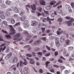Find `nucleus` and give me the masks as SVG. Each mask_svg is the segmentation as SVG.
<instances>
[{"mask_svg":"<svg viewBox=\"0 0 74 74\" xmlns=\"http://www.w3.org/2000/svg\"><path fill=\"white\" fill-rule=\"evenodd\" d=\"M65 19L66 20H70L66 21V24L67 25V26H70L72 25L71 23L73 22L74 21V18L73 17H71L68 16L65 17Z\"/></svg>","mask_w":74,"mask_h":74,"instance_id":"nucleus-1","label":"nucleus"},{"mask_svg":"<svg viewBox=\"0 0 74 74\" xmlns=\"http://www.w3.org/2000/svg\"><path fill=\"white\" fill-rule=\"evenodd\" d=\"M21 34L20 33H18L15 35V37L13 38L14 40H17V41H21V39L19 38H20V36Z\"/></svg>","mask_w":74,"mask_h":74,"instance_id":"nucleus-2","label":"nucleus"},{"mask_svg":"<svg viewBox=\"0 0 74 74\" xmlns=\"http://www.w3.org/2000/svg\"><path fill=\"white\" fill-rule=\"evenodd\" d=\"M9 27H10V31L11 32V33H10V34L12 35V34H15V30H14V29L13 28V27L11 25H9Z\"/></svg>","mask_w":74,"mask_h":74,"instance_id":"nucleus-3","label":"nucleus"},{"mask_svg":"<svg viewBox=\"0 0 74 74\" xmlns=\"http://www.w3.org/2000/svg\"><path fill=\"white\" fill-rule=\"evenodd\" d=\"M26 59H28V60H30V61L29 62V63H30V64H34L35 62H34V60H33V59H30L28 57H26Z\"/></svg>","mask_w":74,"mask_h":74,"instance_id":"nucleus-4","label":"nucleus"},{"mask_svg":"<svg viewBox=\"0 0 74 74\" xmlns=\"http://www.w3.org/2000/svg\"><path fill=\"white\" fill-rule=\"evenodd\" d=\"M27 70H29V68L26 67H24L23 69V72L24 74H27L28 73V71Z\"/></svg>","mask_w":74,"mask_h":74,"instance_id":"nucleus-5","label":"nucleus"},{"mask_svg":"<svg viewBox=\"0 0 74 74\" xmlns=\"http://www.w3.org/2000/svg\"><path fill=\"white\" fill-rule=\"evenodd\" d=\"M31 26H37V21H32V22Z\"/></svg>","mask_w":74,"mask_h":74,"instance_id":"nucleus-6","label":"nucleus"},{"mask_svg":"<svg viewBox=\"0 0 74 74\" xmlns=\"http://www.w3.org/2000/svg\"><path fill=\"white\" fill-rule=\"evenodd\" d=\"M27 21H25L23 22V24L25 25V27L27 28L29 26V25L27 23Z\"/></svg>","mask_w":74,"mask_h":74,"instance_id":"nucleus-7","label":"nucleus"},{"mask_svg":"<svg viewBox=\"0 0 74 74\" xmlns=\"http://www.w3.org/2000/svg\"><path fill=\"white\" fill-rule=\"evenodd\" d=\"M70 40L68 39L66 41V42L64 44V47H66V46L69 45L70 44Z\"/></svg>","mask_w":74,"mask_h":74,"instance_id":"nucleus-8","label":"nucleus"},{"mask_svg":"<svg viewBox=\"0 0 74 74\" xmlns=\"http://www.w3.org/2000/svg\"><path fill=\"white\" fill-rule=\"evenodd\" d=\"M39 2H40V4L42 5H44L45 4V1L44 0H40L39 1Z\"/></svg>","mask_w":74,"mask_h":74,"instance_id":"nucleus-9","label":"nucleus"},{"mask_svg":"<svg viewBox=\"0 0 74 74\" xmlns=\"http://www.w3.org/2000/svg\"><path fill=\"white\" fill-rule=\"evenodd\" d=\"M31 7L32 10L34 11V10H36V5L34 4L33 5H31Z\"/></svg>","mask_w":74,"mask_h":74,"instance_id":"nucleus-10","label":"nucleus"},{"mask_svg":"<svg viewBox=\"0 0 74 74\" xmlns=\"http://www.w3.org/2000/svg\"><path fill=\"white\" fill-rule=\"evenodd\" d=\"M65 39V36H62L61 37L60 42H64V39Z\"/></svg>","mask_w":74,"mask_h":74,"instance_id":"nucleus-11","label":"nucleus"},{"mask_svg":"<svg viewBox=\"0 0 74 74\" xmlns=\"http://www.w3.org/2000/svg\"><path fill=\"white\" fill-rule=\"evenodd\" d=\"M2 27H6L7 26V24L5 21H3L2 23Z\"/></svg>","mask_w":74,"mask_h":74,"instance_id":"nucleus-12","label":"nucleus"},{"mask_svg":"<svg viewBox=\"0 0 74 74\" xmlns=\"http://www.w3.org/2000/svg\"><path fill=\"white\" fill-rule=\"evenodd\" d=\"M52 5H48L46 7L45 9L46 10H49V9L52 8Z\"/></svg>","mask_w":74,"mask_h":74,"instance_id":"nucleus-13","label":"nucleus"},{"mask_svg":"<svg viewBox=\"0 0 74 74\" xmlns=\"http://www.w3.org/2000/svg\"><path fill=\"white\" fill-rule=\"evenodd\" d=\"M24 62H23V64H24V65L26 66L28 63L27 62V60H26V59H24Z\"/></svg>","mask_w":74,"mask_h":74,"instance_id":"nucleus-14","label":"nucleus"},{"mask_svg":"<svg viewBox=\"0 0 74 74\" xmlns=\"http://www.w3.org/2000/svg\"><path fill=\"white\" fill-rule=\"evenodd\" d=\"M11 68H12L13 70H14V71H16V66L15 65H13L11 66Z\"/></svg>","mask_w":74,"mask_h":74,"instance_id":"nucleus-15","label":"nucleus"},{"mask_svg":"<svg viewBox=\"0 0 74 74\" xmlns=\"http://www.w3.org/2000/svg\"><path fill=\"white\" fill-rule=\"evenodd\" d=\"M56 44L57 47H60V43L58 41L56 42Z\"/></svg>","mask_w":74,"mask_h":74,"instance_id":"nucleus-16","label":"nucleus"},{"mask_svg":"<svg viewBox=\"0 0 74 74\" xmlns=\"http://www.w3.org/2000/svg\"><path fill=\"white\" fill-rule=\"evenodd\" d=\"M61 3H62V1H59V2L58 3H56V4L55 5H54L53 6V7H56V6H58V5H59L60 4H61Z\"/></svg>","mask_w":74,"mask_h":74,"instance_id":"nucleus-17","label":"nucleus"},{"mask_svg":"<svg viewBox=\"0 0 74 74\" xmlns=\"http://www.w3.org/2000/svg\"><path fill=\"white\" fill-rule=\"evenodd\" d=\"M25 47H26L27 48V50L29 51H30L31 50V48H30V46L29 45H27L25 46Z\"/></svg>","mask_w":74,"mask_h":74,"instance_id":"nucleus-18","label":"nucleus"},{"mask_svg":"<svg viewBox=\"0 0 74 74\" xmlns=\"http://www.w3.org/2000/svg\"><path fill=\"white\" fill-rule=\"evenodd\" d=\"M26 18V16L25 15H23L21 18V21H23Z\"/></svg>","mask_w":74,"mask_h":74,"instance_id":"nucleus-19","label":"nucleus"},{"mask_svg":"<svg viewBox=\"0 0 74 74\" xmlns=\"http://www.w3.org/2000/svg\"><path fill=\"white\" fill-rule=\"evenodd\" d=\"M6 16L8 17H10V13L8 12H6L5 14Z\"/></svg>","mask_w":74,"mask_h":74,"instance_id":"nucleus-20","label":"nucleus"},{"mask_svg":"<svg viewBox=\"0 0 74 74\" xmlns=\"http://www.w3.org/2000/svg\"><path fill=\"white\" fill-rule=\"evenodd\" d=\"M14 11L15 12H16V13L19 12V10H18V9L17 8H14Z\"/></svg>","mask_w":74,"mask_h":74,"instance_id":"nucleus-21","label":"nucleus"},{"mask_svg":"<svg viewBox=\"0 0 74 74\" xmlns=\"http://www.w3.org/2000/svg\"><path fill=\"white\" fill-rule=\"evenodd\" d=\"M26 9L27 10V11H28L29 10V8H30V5H26Z\"/></svg>","mask_w":74,"mask_h":74,"instance_id":"nucleus-22","label":"nucleus"},{"mask_svg":"<svg viewBox=\"0 0 74 74\" xmlns=\"http://www.w3.org/2000/svg\"><path fill=\"white\" fill-rule=\"evenodd\" d=\"M5 37H6V38L8 40H9V39H11V37L10 35H5Z\"/></svg>","mask_w":74,"mask_h":74,"instance_id":"nucleus-23","label":"nucleus"},{"mask_svg":"<svg viewBox=\"0 0 74 74\" xmlns=\"http://www.w3.org/2000/svg\"><path fill=\"white\" fill-rule=\"evenodd\" d=\"M13 61H14V63H16L18 62V58L17 57H16L13 59Z\"/></svg>","mask_w":74,"mask_h":74,"instance_id":"nucleus-24","label":"nucleus"},{"mask_svg":"<svg viewBox=\"0 0 74 74\" xmlns=\"http://www.w3.org/2000/svg\"><path fill=\"white\" fill-rule=\"evenodd\" d=\"M11 23L12 24H14L15 23V21L13 18L11 19Z\"/></svg>","mask_w":74,"mask_h":74,"instance_id":"nucleus-25","label":"nucleus"},{"mask_svg":"<svg viewBox=\"0 0 74 74\" xmlns=\"http://www.w3.org/2000/svg\"><path fill=\"white\" fill-rule=\"evenodd\" d=\"M65 7L67 9H68V10H70V9H71V8L70 7V6L68 5H65Z\"/></svg>","mask_w":74,"mask_h":74,"instance_id":"nucleus-26","label":"nucleus"},{"mask_svg":"<svg viewBox=\"0 0 74 74\" xmlns=\"http://www.w3.org/2000/svg\"><path fill=\"white\" fill-rule=\"evenodd\" d=\"M6 4H8V5H10L11 4V1H7L6 2Z\"/></svg>","mask_w":74,"mask_h":74,"instance_id":"nucleus-27","label":"nucleus"},{"mask_svg":"<svg viewBox=\"0 0 74 74\" xmlns=\"http://www.w3.org/2000/svg\"><path fill=\"white\" fill-rule=\"evenodd\" d=\"M24 34L26 36H27L29 35V34L28 33V32L26 31H24Z\"/></svg>","mask_w":74,"mask_h":74,"instance_id":"nucleus-28","label":"nucleus"},{"mask_svg":"<svg viewBox=\"0 0 74 74\" xmlns=\"http://www.w3.org/2000/svg\"><path fill=\"white\" fill-rule=\"evenodd\" d=\"M37 10H38L39 11H40V12H41V11H42V8L41 7H38L37 8Z\"/></svg>","mask_w":74,"mask_h":74,"instance_id":"nucleus-29","label":"nucleus"},{"mask_svg":"<svg viewBox=\"0 0 74 74\" xmlns=\"http://www.w3.org/2000/svg\"><path fill=\"white\" fill-rule=\"evenodd\" d=\"M46 47L47 49L48 50V51H51V48L48 47V46L47 45H46Z\"/></svg>","mask_w":74,"mask_h":74,"instance_id":"nucleus-30","label":"nucleus"},{"mask_svg":"<svg viewBox=\"0 0 74 74\" xmlns=\"http://www.w3.org/2000/svg\"><path fill=\"white\" fill-rule=\"evenodd\" d=\"M57 12L59 14H62V10L60 9H58V10Z\"/></svg>","mask_w":74,"mask_h":74,"instance_id":"nucleus-31","label":"nucleus"},{"mask_svg":"<svg viewBox=\"0 0 74 74\" xmlns=\"http://www.w3.org/2000/svg\"><path fill=\"white\" fill-rule=\"evenodd\" d=\"M50 63L49 61H47L45 62V64L46 65V67H48V64Z\"/></svg>","mask_w":74,"mask_h":74,"instance_id":"nucleus-32","label":"nucleus"},{"mask_svg":"<svg viewBox=\"0 0 74 74\" xmlns=\"http://www.w3.org/2000/svg\"><path fill=\"white\" fill-rule=\"evenodd\" d=\"M58 22H62V21H63V19L62 18H59L58 19Z\"/></svg>","mask_w":74,"mask_h":74,"instance_id":"nucleus-33","label":"nucleus"},{"mask_svg":"<svg viewBox=\"0 0 74 74\" xmlns=\"http://www.w3.org/2000/svg\"><path fill=\"white\" fill-rule=\"evenodd\" d=\"M5 15L4 14L2 15L1 16V18L2 19H5Z\"/></svg>","mask_w":74,"mask_h":74,"instance_id":"nucleus-34","label":"nucleus"},{"mask_svg":"<svg viewBox=\"0 0 74 74\" xmlns=\"http://www.w3.org/2000/svg\"><path fill=\"white\" fill-rule=\"evenodd\" d=\"M9 62L10 63H13L14 62V59L12 58H11L9 61Z\"/></svg>","mask_w":74,"mask_h":74,"instance_id":"nucleus-35","label":"nucleus"},{"mask_svg":"<svg viewBox=\"0 0 74 74\" xmlns=\"http://www.w3.org/2000/svg\"><path fill=\"white\" fill-rule=\"evenodd\" d=\"M11 57V56H6L5 58V59L8 60V59H10Z\"/></svg>","mask_w":74,"mask_h":74,"instance_id":"nucleus-36","label":"nucleus"},{"mask_svg":"<svg viewBox=\"0 0 74 74\" xmlns=\"http://www.w3.org/2000/svg\"><path fill=\"white\" fill-rule=\"evenodd\" d=\"M42 40H44L45 41H46L47 40V37H44L42 38H41Z\"/></svg>","mask_w":74,"mask_h":74,"instance_id":"nucleus-37","label":"nucleus"},{"mask_svg":"<svg viewBox=\"0 0 74 74\" xmlns=\"http://www.w3.org/2000/svg\"><path fill=\"white\" fill-rule=\"evenodd\" d=\"M2 32H3L4 33H5L6 34H8V32L5 31H4L3 30H2Z\"/></svg>","mask_w":74,"mask_h":74,"instance_id":"nucleus-38","label":"nucleus"},{"mask_svg":"<svg viewBox=\"0 0 74 74\" xmlns=\"http://www.w3.org/2000/svg\"><path fill=\"white\" fill-rule=\"evenodd\" d=\"M58 62H60V63H63V60H62L60 59H59V60H58Z\"/></svg>","mask_w":74,"mask_h":74,"instance_id":"nucleus-39","label":"nucleus"},{"mask_svg":"<svg viewBox=\"0 0 74 74\" xmlns=\"http://www.w3.org/2000/svg\"><path fill=\"white\" fill-rule=\"evenodd\" d=\"M19 25H20V22H18L16 23L14 25V26H19Z\"/></svg>","mask_w":74,"mask_h":74,"instance_id":"nucleus-40","label":"nucleus"},{"mask_svg":"<svg viewBox=\"0 0 74 74\" xmlns=\"http://www.w3.org/2000/svg\"><path fill=\"white\" fill-rule=\"evenodd\" d=\"M1 7L2 8H5V5L4 4H2L1 5Z\"/></svg>","mask_w":74,"mask_h":74,"instance_id":"nucleus-41","label":"nucleus"},{"mask_svg":"<svg viewBox=\"0 0 74 74\" xmlns=\"http://www.w3.org/2000/svg\"><path fill=\"white\" fill-rule=\"evenodd\" d=\"M12 11V9H10V8H9L8 9H7L6 11Z\"/></svg>","mask_w":74,"mask_h":74,"instance_id":"nucleus-42","label":"nucleus"},{"mask_svg":"<svg viewBox=\"0 0 74 74\" xmlns=\"http://www.w3.org/2000/svg\"><path fill=\"white\" fill-rule=\"evenodd\" d=\"M71 6H72V7L73 8H74V3L72 2L71 3Z\"/></svg>","mask_w":74,"mask_h":74,"instance_id":"nucleus-43","label":"nucleus"},{"mask_svg":"<svg viewBox=\"0 0 74 74\" xmlns=\"http://www.w3.org/2000/svg\"><path fill=\"white\" fill-rule=\"evenodd\" d=\"M37 54L38 55H40V56H41L42 55V53L41 52H38L37 53Z\"/></svg>","mask_w":74,"mask_h":74,"instance_id":"nucleus-44","label":"nucleus"},{"mask_svg":"<svg viewBox=\"0 0 74 74\" xmlns=\"http://www.w3.org/2000/svg\"><path fill=\"white\" fill-rule=\"evenodd\" d=\"M53 67H54L55 68H59V66L57 65H54L53 66Z\"/></svg>","mask_w":74,"mask_h":74,"instance_id":"nucleus-45","label":"nucleus"},{"mask_svg":"<svg viewBox=\"0 0 74 74\" xmlns=\"http://www.w3.org/2000/svg\"><path fill=\"white\" fill-rule=\"evenodd\" d=\"M68 48H69V50H70L71 51L73 49V47H68Z\"/></svg>","mask_w":74,"mask_h":74,"instance_id":"nucleus-46","label":"nucleus"},{"mask_svg":"<svg viewBox=\"0 0 74 74\" xmlns=\"http://www.w3.org/2000/svg\"><path fill=\"white\" fill-rule=\"evenodd\" d=\"M50 71L51 73H54V70L53 69H50Z\"/></svg>","mask_w":74,"mask_h":74,"instance_id":"nucleus-47","label":"nucleus"},{"mask_svg":"<svg viewBox=\"0 0 74 74\" xmlns=\"http://www.w3.org/2000/svg\"><path fill=\"white\" fill-rule=\"evenodd\" d=\"M0 41H3V38L2 37V36H0Z\"/></svg>","mask_w":74,"mask_h":74,"instance_id":"nucleus-48","label":"nucleus"},{"mask_svg":"<svg viewBox=\"0 0 74 74\" xmlns=\"http://www.w3.org/2000/svg\"><path fill=\"white\" fill-rule=\"evenodd\" d=\"M60 59H63L64 60H66V59L64 58H63L62 56H61L60 57Z\"/></svg>","mask_w":74,"mask_h":74,"instance_id":"nucleus-49","label":"nucleus"},{"mask_svg":"<svg viewBox=\"0 0 74 74\" xmlns=\"http://www.w3.org/2000/svg\"><path fill=\"white\" fill-rule=\"evenodd\" d=\"M24 14V12H20V15H21V16H22V15H23Z\"/></svg>","mask_w":74,"mask_h":74,"instance_id":"nucleus-50","label":"nucleus"},{"mask_svg":"<svg viewBox=\"0 0 74 74\" xmlns=\"http://www.w3.org/2000/svg\"><path fill=\"white\" fill-rule=\"evenodd\" d=\"M57 34L58 35H60L61 34V32L58 31H57Z\"/></svg>","mask_w":74,"mask_h":74,"instance_id":"nucleus-51","label":"nucleus"},{"mask_svg":"<svg viewBox=\"0 0 74 74\" xmlns=\"http://www.w3.org/2000/svg\"><path fill=\"white\" fill-rule=\"evenodd\" d=\"M60 8H62V5H60V6H58L57 7V8L58 9H59Z\"/></svg>","mask_w":74,"mask_h":74,"instance_id":"nucleus-52","label":"nucleus"},{"mask_svg":"<svg viewBox=\"0 0 74 74\" xmlns=\"http://www.w3.org/2000/svg\"><path fill=\"white\" fill-rule=\"evenodd\" d=\"M58 55V52L56 51L55 53V56H57Z\"/></svg>","mask_w":74,"mask_h":74,"instance_id":"nucleus-53","label":"nucleus"},{"mask_svg":"<svg viewBox=\"0 0 74 74\" xmlns=\"http://www.w3.org/2000/svg\"><path fill=\"white\" fill-rule=\"evenodd\" d=\"M55 16V14L54 13H52L51 15V16H52V17H53V18H54Z\"/></svg>","mask_w":74,"mask_h":74,"instance_id":"nucleus-54","label":"nucleus"},{"mask_svg":"<svg viewBox=\"0 0 74 74\" xmlns=\"http://www.w3.org/2000/svg\"><path fill=\"white\" fill-rule=\"evenodd\" d=\"M35 49L36 51H39V50H40V48H36Z\"/></svg>","mask_w":74,"mask_h":74,"instance_id":"nucleus-55","label":"nucleus"},{"mask_svg":"<svg viewBox=\"0 0 74 74\" xmlns=\"http://www.w3.org/2000/svg\"><path fill=\"white\" fill-rule=\"evenodd\" d=\"M39 73H43V71L42 69H40L39 71Z\"/></svg>","mask_w":74,"mask_h":74,"instance_id":"nucleus-56","label":"nucleus"},{"mask_svg":"<svg viewBox=\"0 0 74 74\" xmlns=\"http://www.w3.org/2000/svg\"><path fill=\"white\" fill-rule=\"evenodd\" d=\"M2 62H1V64H4V60H2Z\"/></svg>","mask_w":74,"mask_h":74,"instance_id":"nucleus-57","label":"nucleus"},{"mask_svg":"<svg viewBox=\"0 0 74 74\" xmlns=\"http://www.w3.org/2000/svg\"><path fill=\"white\" fill-rule=\"evenodd\" d=\"M13 17H14L15 18H16L17 17H18V15L15 14L13 15Z\"/></svg>","mask_w":74,"mask_h":74,"instance_id":"nucleus-58","label":"nucleus"},{"mask_svg":"<svg viewBox=\"0 0 74 74\" xmlns=\"http://www.w3.org/2000/svg\"><path fill=\"white\" fill-rule=\"evenodd\" d=\"M74 59L73 58H70L69 59V62H71L72 60H74Z\"/></svg>","mask_w":74,"mask_h":74,"instance_id":"nucleus-59","label":"nucleus"},{"mask_svg":"<svg viewBox=\"0 0 74 74\" xmlns=\"http://www.w3.org/2000/svg\"><path fill=\"white\" fill-rule=\"evenodd\" d=\"M10 51V49H9L8 48L5 51V52L6 53H8V52Z\"/></svg>","mask_w":74,"mask_h":74,"instance_id":"nucleus-60","label":"nucleus"},{"mask_svg":"<svg viewBox=\"0 0 74 74\" xmlns=\"http://www.w3.org/2000/svg\"><path fill=\"white\" fill-rule=\"evenodd\" d=\"M44 12L46 14H49V12L48 11H44Z\"/></svg>","mask_w":74,"mask_h":74,"instance_id":"nucleus-61","label":"nucleus"},{"mask_svg":"<svg viewBox=\"0 0 74 74\" xmlns=\"http://www.w3.org/2000/svg\"><path fill=\"white\" fill-rule=\"evenodd\" d=\"M42 32H44L45 31V28L42 27Z\"/></svg>","mask_w":74,"mask_h":74,"instance_id":"nucleus-62","label":"nucleus"},{"mask_svg":"<svg viewBox=\"0 0 74 74\" xmlns=\"http://www.w3.org/2000/svg\"><path fill=\"white\" fill-rule=\"evenodd\" d=\"M43 61H46V58L45 57H43L42 59Z\"/></svg>","mask_w":74,"mask_h":74,"instance_id":"nucleus-63","label":"nucleus"},{"mask_svg":"<svg viewBox=\"0 0 74 74\" xmlns=\"http://www.w3.org/2000/svg\"><path fill=\"white\" fill-rule=\"evenodd\" d=\"M56 74H61L60 72V71H58L56 72Z\"/></svg>","mask_w":74,"mask_h":74,"instance_id":"nucleus-64","label":"nucleus"}]
</instances>
